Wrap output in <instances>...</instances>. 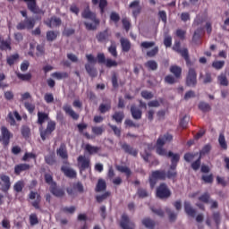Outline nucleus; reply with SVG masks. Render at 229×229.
<instances>
[{"label": "nucleus", "mask_w": 229, "mask_h": 229, "mask_svg": "<svg viewBox=\"0 0 229 229\" xmlns=\"http://www.w3.org/2000/svg\"><path fill=\"white\" fill-rule=\"evenodd\" d=\"M49 121V114L45 112H38V124H39V133L42 140L49 139V136L55 131L56 128V123L54 121H49L47 123V128L44 129V123Z\"/></svg>", "instance_id": "1"}, {"label": "nucleus", "mask_w": 229, "mask_h": 229, "mask_svg": "<svg viewBox=\"0 0 229 229\" xmlns=\"http://www.w3.org/2000/svg\"><path fill=\"white\" fill-rule=\"evenodd\" d=\"M82 19H88L89 21H92L93 23L85 21L84 26L88 31H96L98 30V26H99V19H98L96 13L90 11V6L87 5L86 8L81 13Z\"/></svg>", "instance_id": "2"}, {"label": "nucleus", "mask_w": 229, "mask_h": 229, "mask_svg": "<svg viewBox=\"0 0 229 229\" xmlns=\"http://www.w3.org/2000/svg\"><path fill=\"white\" fill-rule=\"evenodd\" d=\"M158 180H166V173L165 172V170L152 171L151 174L148 177V183L150 185V189H155Z\"/></svg>", "instance_id": "3"}, {"label": "nucleus", "mask_w": 229, "mask_h": 229, "mask_svg": "<svg viewBox=\"0 0 229 229\" xmlns=\"http://www.w3.org/2000/svg\"><path fill=\"white\" fill-rule=\"evenodd\" d=\"M172 194L171 189L165 182H161L156 189V197L158 199H169Z\"/></svg>", "instance_id": "4"}, {"label": "nucleus", "mask_w": 229, "mask_h": 229, "mask_svg": "<svg viewBox=\"0 0 229 229\" xmlns=\"http://www.w3.org/2000/svg\"><path fill=\"white\" fill-rule=\"evenodd\" d=\"M186 87H196L198 85V73L194 68H190L186 75Z\"/></svg>", "instance_id": "5"}, {"label": "nucleus", "mask_w": 229, "mask_h": 229, "mask_svg": "<svg viewBox=\"0 0 229 229\" xmlns=\"http://www.w3.org/2000/svg\"><path fill=\"white\" fill-rule=\"evenodd\" d=\"M0 142H2L4 148L10 146V139L13 138V134L5 126L1 127Z\"/></svg>", "instance_id": "6"}, {"label": "nucleus", "mask_w": 229, "mask_h": 229, "mask_svg": "<svg viewBox=\"0 0 229 229\" xmlns=\"http://www.w3.org/2000/svg\"><path fill=\"white\" fill-rule=\"evenodd\" d=\"M23 3H26L28 10L36 15H44L46 13L44 10L40 9L37 5V0H22Z\"/></svg>", "instance_id": "7"}, {"label": "nucleus", "mask_w": 229, "mask_h": 229, "mask_svg": "<svg viewBox=\"0 0 229 229\" xmlns=\"http://www.w3.org/2000/svg\"><path fill=\"white\" fill-rule=\"evenodd\" d=\"M35 19L30 17V18H25L24 21H20L16 29L18 30H33L35 28Z\"/></svg>", "instance_id": "8"}, {"label": "nucleus", "mask_w": 229, "mask_h": 229, "mask_svg": "<svg viewBox=\"0 0 229 229\" xmlns=\"http://www.w3.org/2000/svg\"><path fill=\"white\" fill-rule=\"evenodd\" d=\"M12 187V182H10V176L2 174H0V190L2 192H8Z\"/></svg>", "instance_id": "9"}, {"label": "nucleus", "mask_w": 229, "mask_h": 229, "mask_svg": "<svg viewBox=\"0 0 229 229\" xmlns=\"http://www.w3.org/2000/svg\"><path fill=\"white\" fill-rule=\"evenodd\" d=\"M45 182L50 185L51 194L58 198V188L56 183L53 181V175L51 174H45Z\"/></svg>", "instance_id": "10"}, {"label": "nucleus", "mask_w": 229, "mask_h": 229, "mask_svg": "<svg viewBox=\"0 0 229 229\" xmlns=\"http://www.w3.org/2000/svg\"><path fill=\"white\" fill-rule=\"evenodd\" d=\"M120 226L123 229H135V223L130 220V216H128V215L123 214L120 221Z\"/></svg>", "instance_id": "11"}, {"label": "nucleus", "mask_w": 229, "mask_h": 229, "mask_svg": "<svg viewBox=\"0 0 229 229\" xmlns=\"http://www.w3.org/2000/svg\"><path fill=\"white\" fill-rule=\"evenodd\" d=\"M77 161L80 165V171H86L90 167V159L85 156H79Z\"/></svg>", "instance_id": "12"}, {"label": "nucleus", "mask_w": 229, "mask_h": 229, "mask_svg": "<svg viewBox=\"0 0 229 229\" xmlns=\"http://www.w3.org/2000/svg\"><path fill=\"white\" fill-rule=\"evenodd\" d=\"M121 148L127 155H131V157H137V155H139V150L133 148V147L130 146L128 143H122Z\"/></svg>", "instance_id": "13"}, {"label": "nucleus", "mask_w": 229, "mask_h": 229, "mask_svg": "<svg viewBox=\"0 0 229 229\" xmlns=\"http://www.w3.org/2000/svg\"><path fill=\"white\" fill-rule=\"evenodd\" d=\"M131 114L132 119H134L135 121H140V119H142V110L137 107V106H131Z\"/></svg>", "instance_id": "14"}, {"label": "nucleus", "mask_w": 229, "mask_h": 229, "mask_svg": "<svg viewBox=\"0 0 229 229\" xmlns=\"http://www.w3.org/2000/svg\"><path fill=\"white\" fill-rule=\"evenodd\" d=\"M58 155L63 158L64 164L65 165H69V161L67 159L69 158V154H67V148H65V145L62 144L58 149Z\"/></svg>", "instance_id": "15"}, {"label": "nucleus", "mask_w": 229, "mask_h": 229, "mask_svg": "<svg viewBox=\"0 0 229 229\" xmlns=\"http://www.w3.org/2000/svg\"><path fill=\"white\" fill-rule=\"evenodd\" d=\"M106 104H100L98 110L100 114H106V112H110L112 109V100L111 99H104Z\"/></svg>", "instance_id": "16"}, {"label": "nucleus", "mask_w": 229, "mask_h": 229, "mask_svg": "<svg viewBox=\"0 0 229 229\" xmlns=\"http://www.w3.org/2000/svg\"><path fill=\"white\" fill-rule=\"evenodd\" d=\"M61 171L67 178H76V171L71 169L69 165L64 164V165L61 167Z\"/></svg>", "instance_id": "17"}, {"label": "nucleus", "mask_w": 229, "mask_h": 229, "mask_svg": "<svg viewBox=\"0 0 229 229\" xmlns=\"http://www.w3.org/2000/svg\"><path fill=\"white\" fill-rule=\"evenodd\" d=\"M30 167L31 166L26 163L16 165L14 166V174L19 176V174H21V173H23V171H30Z\"/></svg>", "instance_id": "18"}, {"label": "nucleus", "mask_w": 229, "mask_h": 229, "mask_svg": "<svg viewBox=\"0 0 229 229\" xmlns=\"http://www.w3.org/2000/svg\"><path fill=\"white\" fill-rule=\"evenodd\" d=\"M184 212L190 217H196V210L189 201H184Z\"/></svg>", "instance_id": "19"}, {"label": "nucleus", "mask_w": 229, "mask_h": 229, "mask_svg": "<svg viewBox=\"0 0 229 229\" xmlns=\"http://www.w3.org/2000/svg\"><path fill=\"white\" fill-rule=\"evenodd\" d=\"M85 70H86L87 73L89 74V76H90V78L98 77V69H96V67H94V64H86Z\"/></svg>", "instance_id": "20"}, {"label": "nucleus", "mask_w": 229, "mask_h": 229, "mask_svg": "<svg viewBox=\"0 0 229 229\" xmlns=\"http://www.w3.org/2000/svg\"><path fill=\"white\" fill-rule=\"evenodd\" d=\"M0 51H12V40H4L0 38Z\"/></svg>", "instance_id": "21"}, {"label": "nucleus", "mask_w": 229, "mask_h": 229, "mask_svg": "<svg viewBox=\"0 0 229 229\" xmlns=\"http://www.w3.org/2000/svg\"><path fill=\"white\" fill-rule=\"evenodd\" d=\"M120 43L122 46V51L123 53H128L130 49H131V43L130 42V39L125 38H121Z\"/></svg>", "instance_id": "22"}, {"label": "nucleus", "mask_w": 229, "mask_h": 229, "mask_svg": "<svg viewBox=\"0 0 229 229\" xmlns=\"http://www.w3.org/2000/svg\"><path fill=\"white\" fill-rule=\"evenodd\" d=\"M96 38L98 42H101V43L106 42V40L110 38V34L108 33V30L98 32V35L96 36Z\"/></svg>", "instance_id": "23"}, {"label": "nucleus", "mask_w": 229, "mask_h": 229, "mask_svg": "<svg viewBox=\"0 0 229 229\" xmlns=\"http://www.w3.org/2000/svg\"><path fill=\"white\" fill-rule=\"evenodd\" d=\"M64 112H66L68 115H70V117H72V119H73V121H78L80 119V114L74 112V110H72V107H71V106H65L64 107Z\"/></svg>", "instance_id": "24"}, {"label": "nucleus", "mask_w": 229, "mask_h": 229, "mask_svg": "<svg viewBox=\"0 0 229 229\" xmlns=\"http://www.w3.org/2000/svg\"><path fill=\"white\" fill-rule=\"evenodd\" d=\"M170 72L174 74L176 80H180L182 78V67L178 65L170 66Z\"/></svg>", "instance_id": "25"}, {"label": "nucleus", "mask_w": 229, "mask_h": 229, "mask_svg": "<svg viewBox=\"0 0 229 229\" xmlns=\"http://www.w3.org/2000/svg\"><path fill=\"white\" fill-rule=\"evenodd\" d=\"M105 191H106V181L105 179H98L95 192H105Z\"/></svg>", "instance_id": "26"}, {"label": "nucleus", "mask_w": 229, "mask_h": 229, "mask_svg": "<svg viewBox=\"0 0 229 229\" xmlns=\"http://www.w3.org/2000/svg\"><path fill=\"white\" fill-rule=\"evenodd\" d=\"M178 176V172H176V165H171L170 169L166 173V178L168 180H174Z\"/></svg>", "instance_id": "27"}, {"label": "nucleus", "mask_w": 229, "mask_h": 229, "mask_svg": "<svg viewBox=\"0 0 229 229\" xmlns=\"http://www.w3.org/2000/svg\"><path fill=\"white\" fill-rule=\"evenodd\" d=\"M198 108L199 110H200V112H203L204 114H207L212 111V106H210V104L205 101H200L198 105Z\"/></svg>", "instance_id": "28"}, {"label": "nucleus", "mask_w": 229, "mask_h": 229, "mask_svg": "<svg viewBox=\"0 0 229 229\" xmlns=\"http://www.w3.org/2000/svg\"><path fill=\"white\" fill-rule=\"evenodd\" d=\"M179 55H181V56L184 58L186 64L188 66L192 65V62L191 61V56L189 55V49L187 48L181 49V51L179 52Z\"/></svg>", "instance_id": "29"}, {"label": "nucleus", "mask_w": 229, "mask_h": 229, "mask_svg": "<svg viewBox=\"0 0 229 229\" xmlns=\"http://www.w3.org/2000/svg\"><path fill=\"white\" fill-rule=\"evenodd\" d=\"M199 79L203 80L202 83H204V85H208V83H212L213 81L212 73L210 72H206L204 75L200 73Z\"/></svg>", "instance_id": "30"}, {"label": "nucleus", "mask_w": 229, "mask_h": 229, "mask_svg": "<svg viewBox=\"0 0 229 229\" xmlns=\"http://www.w3.org/2000/svg\"><path fill=\"white\" fill-rule=\"evenodd\" d=\"M212 219H213L214 223L216 224V228H219V225H221V221L223 219V216H221V212L214 211L212 213Z\"/></svg>", "instance_id": "31"}, {"label": "nucleus", "mask_w": 229, "mask_h": 229, "mask_svg": "<svg viewBox=\"0 0 229 229\" xmlns=\"http://www.w3.org/2000/svg\"><path fill=\"white\" fill-rule=\"evenodd\" d=\"M164 142L162 140H157V147H156V151L157 155H160L161 157H165V149H164Z\"/></svg>", "instance_id": "32"}, {"label": "nucleus", "mask_w": 229, "mask_h": 229, "mask_svg": "<svg viewBox=\"0 0 229 229\" xmlns=\"http://www.w3.org/2000/svg\"><path fill=\"white\" fill-rule=\"evenodd\" d=\"M167 157L171 159V165H178V162H180V154H174L173 151H169Z\"/></svg>", "instance_id": "33"}, {"label": "nucleus", "mask_w": 229, "mask_h": 229, "mask_svg": "<svg viewBox=\"0 0 229 229\" xmlns=\"http://www.w3.org/2000/svg\"><path fill=\"white\" fill-rule=\"evenodd\" d=\"M112 119L113 121H115L117 124H121V123H123V120L124 119V112H114V114L112 115Z\"/></svg>", "instance_id": "34"}, {"label": "nucleus", "mask_w": 229, "mask_h": 229, "mask_svg": "<svg viewBox=\"0 0 229 229\" xmlns=\"http://www.w3.org/2000/svg\"><path fill=\"white\" fill-rule=\"evenodd\" d=\"M101 148L99 147H94L90 144H86L85 146V151L89 153V155H96V153H99Z\"/></svg>", "instance_id": "35"}, {"label": "nucleus", "mask_w": 229, "mask_h": 229, "mask_svg": "<svg viewBox=\"0 0 229 229\" xmlns=\"http://www.w3.org/2000/svg\"><path fill=\"white\" fill-rule=\"evenodd\" d=\"M211 199L212 198L210 196V193L208 191H206L199 197V201H200L201 203H205L206 205H208L210 203Z\"/></svg>", "instance_id": "36"}, {"label": "nucleus", "mask_w": 229, "mask_h": 229, "mask_svg": "<svg viewBox=\"0 0 229 229\" xmlns=\"http://www.w3.org/2000/svg\"><path fill=\"white\" fill-rule=\"evenodd\" d=\"M115 169L118 170L119 173H124L127 178H130V176H131V170L128 166L116 165Z\"/></svg>", "instance_id": "37"}, {"label": "nucleus", "mask_w": 229, "mask_h": 229, "mask_svg": "<svg viewBox=\"0 0 229 229\" xmlns=\"http://www.w3.org/2000/svg\"><path fill=\"white\" fill-rule=\"evenodd\" d=\"M165 213L168 216V219H169L170 223H174V221H176V219L178 217V214H176L174 211H173L169 208H165Z\"/></svg>", "instance_id": "38"}, {"label": "nucleus", "mask_w": 229, "mask_h": 229, "mask_svg": "<svg viewBox=\"0 0 229 229\" xmlns=\"http://www.w3.org/2000/svg\"><path fill=\"white\" fill-rule=\"evenodd\" d=\"M45 24L48 26V28H56L58 26V18H51L45 21Z\"/></svg>", "instance_id": "39"}, {"label": "nucleus", "mask_w": 229, "mask_h": 229, "mask_svg": "<svg viewBox=\"0 0 229 229\" xmlns=\"http://www.w3.org/2000/svg\"><path fill=\"white\" fill-rule=\"evenodd\" d=\"M19 60V54H14L10 56H7L6 62L7 64L12 66Z\"/></svg>", "instance_id": "40"}, {"label": "nucleus", "mask_w": 229, "mask_h": 229, "mask_svg": "<svg viewBox=\"0 0 229 229\" xmlns=\"http://www.w3.org/2000/svg\"><path fill=\"white\" fill-rule=\"evenodd\" d=\"M111 195H112V193L110 191H106L102 195H98L96 197L97 202L103 203V201H105V199H108V198H110Z\"/></svg>", "instance_id": "41"}, {"label": "nucleus", "mask_w": 229, "mask_h": 229, "mask_svg": "<svg viewBox=\"0 0 229 229\" xmlns=\"http://www.w3.org/2000/svg\"><path fill=\"white\" fill-rule=\"evenodd\" d=\"M157 140H161L163 145H165L167 142H171L173 140V136L170 133H165L163 136H160Z\"/></svg>", "instance_id": "42"}, {"label": "nucleus", "mask_w": 229, "mask_h": 229, "mask_svg": "<svg viewBox=\"0 0 229 229\" xmlns=\"http://www.w3.org/2000/svg\"><path fill=\"white\" fill-rule=\"evenodd\" d=\"M108 52L114 58H117V45H115V42H111V46L108 47Z\"/></svg>", "instance_id": "43"}, {"label": "nucleus", "mask_w": 229, "mask_h": 229, "mask_svg": "<svg viewBox=\"0 0 229 229\" xmlns=\"http://www.w3.org/2000/svg\"><path fill=\"white\" fill-rule=\"evenodd\" d=\"M146 67L150 71H157L158 69V64L155 60H149L145 64Z\"/></svg>", "instance_id": "44"}, {"label": "nucleus", "mask_w": 229, "mask_h": 229, "mask_svg": "<svg viewBox=\"0 0 229 229\" xmlns=\"http://www.w3.org/2000/svg\"><path fill=\"white\" fill-rule=\"evenodd\" d=\"M21 135L24 139H30V135H31V130L27 125L21 126Z\"/></svg>", "instance_id": "45"}, {"label": "nucleus", "mask_w": 229, "mask_h": 229, "mask_svg": "<svg viewBox=\"0 0 229 229\" xmlns=\"http://www.w3.org/2000/svg\"><path fill=\"white\" fill-rule=\"evenodd\" d=\"M218 142H219L220 148H222V149H228V145L226 144V140L225 139L224 133L219 134Z\"/></svg>", "instance_id": "46"}, {"label": "nucleus", "mask_w": 229, "mask_h": 229, "mask_svg": "<svg viewBox=\"0 0 229 229\" xmlns=\"http://www.w3.org/2000/svg\"><path fill=\"white\" fill-rule=\"evenodd\" d=\"M17 78H19V80H21V81H30L32 78L31 73H21L18 72L16 73Z\"/></svg>", "instance_id": "47"}, {"label": "nucleus", "mask_w": 229, "mask_h": 229, "mask_svg": "<svg viewBox=\"0 0 229 229\" xmlns=\"http://www.w3.org/2000/svg\"><path fill=\"white\" fill-rule=\"evenodd\" d=\"M201 180L202 182H204V183L212 184L214 183V174H204L201 176Z\"/></svg>", "instance_id": "48"}, {"label": "nucleus", "mask_w": 229, "mask_h": 229, "mask_svg": "<svg viewBox=\"0 0 229 229\" xmlns=\"http://www.w3.org/2000/svg\"><path fill=\"white\" fill-rule=\"evenodd\" d=\"M218 82L222 87H228V78L224 73L220 74L217 77Z\"/></svg>", "instance_id": "49"}, {"label": "nucleus", "mask_w": 229, "mask_h": 229, "mask_svg": "<svg viewBox=\"0 0 229 229\" xmlns=\"http://www.w3.org/2000/svg\"><path fill=\"white\" fill-rule=\"evenodd\" d=\"M178 80L176 77L173 75H166L165 77V83H167L168 85H174V83H178Z\"/></svg>", "instance_id": "50"}, {"label": "nucleus", "mask_w": 229, "mask_h": 229, "mask_svg": "<svg viewBox=\"0 0 229 229\" xmlns=\"http://www.w3.org/2000/svg\"><path fill=\"white\" fill-rule=\"evenodd\" d=\"M141 223L143 226H146V228H153L155 226V221L151 218H144Z\"/></svg>", "instance_id": "51"}, {"label": "nucleus", "mask_w": 229, "mask_h": 229, "mask_svg": "<svg viewBox=\"0 0 229 229\" xmlns=\"http://www.w3.org/2000/svg\"><path fill=\"white\" fill-rule=\"evenodd\" d=\"M212 149V145L207 144L205 145L202 149L199 151V157H205V155H208L210 153V150Z\"/></svg>", "instance_id": "52"}, {"label": "nucleus", "mask_w": 229, "mask_h": 229, "mask_svg": "<svg viewBox=\"0 0 229 229\" xmlns=\"http://www.w3.org/2000/svg\"><path fill=\"white\" fill-rule=\"evenodd\" d=\"M125 128H140L139 123H135L131 119H126L124 121Z\"/></svg>", "instance_id": "53"}, {"label": "nucleus", "mask_w": 229, "mask_h": 229, "mask_svg": "<svg viewBox=\"0 0 229 229\" xmlns=\"http://www.w3.org/2000/svg\"><path fill=\"white\" fill-rule=\"evenodd\" d=\"M13 189L15 192H22V189H24V181H18L14 183Z\"/></svg>", "instance_id": "54"}, {"label": "nucleus", "mask_w": 229, "mask_h": 229, "mask_svg": "<svg viewBox=\"0 0 229 229\" xmlns=\"http://www.w3.org/2000/svg\"><path fill=\"white\" fill-rule=\"evenodd\" d=\"M29 220L30 226H35V225H38V216H37V214L35 213L30 215Z\"/></svg>", "instance_id": "55"}, {"label": "nucleus", "mask_w": 229, "mask_h": 229, "mask_svg": "<svg viewBox=\"0 0 229 229\" xmlns=\"http://www.w3.org/2000/svg\"><path fill=\"white\" fill-rule=\"evenodd\" d=\"M111 82L114 89H119V82L117 79V72H113L112 77H111Z\"/></svg>", "instance_id": "56"}, {"label": "nucleus", "mask_w": 229, "mask_h": 229, "mask_svg": "<svg viewBox=\"0 0 229 229\" xmlns=\"http://www.w3.org/2000/svg\"><path fill=\"white\" fill-rule=\"evenodd\" d=\"M137 194L139 198H141V199L148 198L149 196V192H148V190L143 188H139Z\"/></svg>", "instance_id": "57"}, {"label": "nucleus", "mask_w": 229, "mask_h": 229, "mask_svg": "<svg viewBox=\"0 0 229 229\" xmlns=\"http://www.w3.org/2000/svg\"><path fill=\"white\" fill-rule=\"evenodd\" d=\"M200 167H201V156H199L196 161L191 163V169H193V171H198Z\"/></svg>", "instance_id": "58"}, {"label": "nucleus", "mask_w": 229, "mask_h": 229, "mask_svg": "<svg viewBox=\"0 0 229 229\" xmlns=\"http://www.w3.org/2000/svg\"><path fill=\"white\" fill-rule=\"evenodd\" d=\"M108 126L114 131V135L118 137V139H121V128L116 125H112L111 123H108Z\"/></svg>", "instance_id": "59"}, {"label": "nucleus", "mask_w": 229, "mask_h": 229, "mask_svg": "<svg viewBox=\"0 0 229 229\" xmlns=\"http://www.w3.org/2000/svg\"><path fill=\"white\" fill-rule=\"evenodd\" d=\"M61 212H64V214H74L76 212V207L71 206L70 208L69 207L62 208Z\"/></svg>", "instance_id": "60"}, {"label": "nucleus", "mask_w": 229, "mask_h": 229, "mask_svg": "<svg viewBox=\"0 0 229 229\" xmlns=\"http://www.w3.org/2000/svg\"><path fill=\"white\" fill-rule=\"evenodd\" d=\"M91 131L92 133H94V135H103V131H105V129L103 128V126H95L92 127Z\"/></svg>", "instance_id": "61"}, {"label": "nucleus", "mask_w": 229, "mask_h": 229, "mask_svg": "<svg viewBox=\"0 0 229 229\" xmlns=\"http://www.w3.org/2000/svg\"><path fill=\"white\" fill-rule=\"evenodd\" d=\"M212 67L214 69H216V71H219L220 69H223V67H225V61H214L212 63Z\"/></svg>", "instance_id": "62"}, {"label": "nucleus", "mask_w": 229, "mask_h": 229, "mask_svg": "<svg viewBox=\"0 0 229 229\" xmlns=\"http://www.w3.org/2000/svg\"><path fill=\"white\" fill-rule=\"evenodd\" d=\"M45 162L48 164V165H53L56 160L55 159L54 154H49L45 157Z\"/></svg>", "instance_id": "63"}, {"label": "nucleus", "mask_w": 229, "mask_h": 229, "mask_svg": "<svg viewBox=\"0 0 229 229\" xmlns=\"http://www.w3.org/2000/svg\"><path fill=\"white\" fill-rule=\"evenodd\" d=\"M106 67H107L108 69L112 68V67H117V65H119L116 61H114L110 58L106 60V64H105Z\"/></svg>", "instance_id": "64"}]
</instances>
